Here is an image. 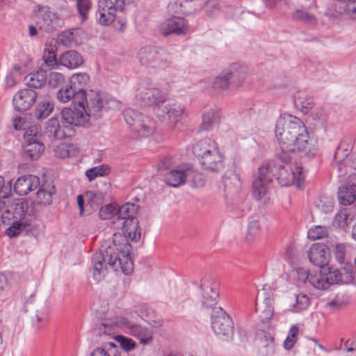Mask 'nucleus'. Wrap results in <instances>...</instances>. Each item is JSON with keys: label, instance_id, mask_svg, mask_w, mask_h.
I'll return each instance as SVG.
<instances>
[{"label": "nucleus", "instance_id": "nucleus-13", "mask_svg": "<svg viewBox=\"0 0 356 356\" xmlns=\"http://www.w3.org/2000/svg\"><path fill=\"white\" fill-rule=\"evenodd\" d=\"M211 317L212 329L216 334L229 336L233 332V322L221 307L213 308Z\"/></svg>", "mask_w": 356, "mask_h": 356}, {"label": "nucleus", "instance_id": "nucleus-41", "mask_svg": "<svg viewBox=\"0 0 356 356\" xmlns=\"http://www.w3.org/2000/svg\"><path fill=\"white\" fill-rule=\"evenodd\" d=\"M54 47L50 46L46 48L42 55V60L45 67L49 69H54L58 66L59 59L56 58Z\"/></svg>", "mask_w": 356, "mask_h": 356}, {"label": "nucleus", "instance_id": "nucleus-21", "mask_svg": "<svg viewBox=\"0 0 356 356\" xmlns=\"http://www.w3.org/2000/svg\"><path fill=\"white\" fill-rule=\"evenodd\" d=\"M223 71L231 82V87L234 88L243 83L248 73L246 67L238 63L229 65Z\"/></svg>", "mask_w": 356, "mask_h": 356}, {"label": "nucleus", "instance_id": "nucleus-37", "mask_svg": "<svg viewBox=\"0 0 356 356\" xmlns=\"http://www.w3.org/2000/svg\"><path fill=\"white\" fill-rule=\"evenodd\" d=\"M356 186L355 185L347 186H341L338 191V198L339 202L343 205H350L356 200Z\"/></svg>", "mask_w": 356, "mask_h": 356}, {"label": "nucleus", "instance_id": "nucleus-31", "mask_svg": "<svg viewBox=\"0 0 356 356\" xmlns=\"http://www.w3.org/2000/svg\"><path fill=\"white\" fill-rule=\"evenodd\" d=\"M59 63L67 68L74 69L82 65L83 58L76 51L70 50L60 56Z\"/></svg>", "mask_w": 356, "mask_h": 356}, {"label": "nucleus", "instance_id": "nucleus-3", "mask_svg": "<svg viewBox=\"0 0 356 356\" xmlns=\"http://www.w3.org/2000/svg\"><path fill=\"white\" fill-rule=\"evenodd\" d=\"M85 103L74 106V109L65 108L60 115L53 117L46 123V131L55 138L61 140L75 134V127L84 126L88 122Z\"/></svg>", "mask_w": 356, "mask_h": 356}, {"label": "nucleus", "instance_id": "nucleus-47", "mask_svg": "<svg viewBox=\"0 0 356 356\" xmlns=\"http://www.w3.org/2000/svg\"><path fill=\"white\" fill-rule=\"evenodd\" d=\"M75 150L73 145L60 144L55 147L54 155L57 158L65 159L72 156V153Z\"/></svg>", "mask_w": 356, "mask_h": 356}, {"label": "nucleus", "instance_id": "nucleus-52", "mask_svg": "<svg viewBox=\"0 0 356 356\" xmlns=\"http://www.w3.org/2000/svg\"><path fill=\"white\" fill-rule=\"evenodd\" d=\"M299 333V328L293 325L289 330L288 336L284 341V347L287 350L291 349L297 341V335Z\"/></svg>", "mask_w": 356, "mask_h": 356}, {"label": "nucleus", "instance_id": "nucleus-59", "mask_svg": "<svg viewBox=\"0 0 356 356\" xmlns=\"http://www.w3.org/2000/svg\"><path fill=\"white\" fill-rule=\"evenodd\" d=\"M146 321L150 325L154 327H161L163 324V320L161 316L154 314V312L146 315Z\"/></svg>", "mask_w": 356, "mask_h": 356}, {"label": "nucleus", "instance_id": "nucleus-44", "mask_svg": "<svg viewBox=\"0 0 356 356\" xmlns=\"http://www.w3.org/2000/svg\"><path fill=\"white\" fill-rule=\"evenodd\" d=\"M229 88H232L231 82L222 70L213 81V88L218 92H222Z\"/></svg>", "mask_w": 356, "mask_h": 356}, {"label": "nucleus", "instance_id": "nucleus-8", "mask_svg": "<svg viewBox=\"0 0 356 356\" xmlns=\"http://www.w3.org/2000/svg\"><path fill=\"white\" fill-rule=\"evenodd\" d=\"M127 124L133 131L142 137L150 136L154 132L152 122L147 116L136 111L132 108H127L123 113Z\"/></svg>", "mask_w": 356, "mask_h": 356}, {"label": "nucleus", "instance_id": "nucleus-9", "mask_svg": "<svg viewBox=\"0 0 356 356\" xmlns=\"http://www.w3.org/2000/svg\"><path fill=\"white\" fill-rule=\"evenodd\" d=\"M184 112V108L182 106L167 101L155 108V113L159 120L172 129L182 119Z\"/></svg>", "mask_w": 356, "mask_h": 356}, {"label": "nucleus", "instance_id": "nucleus-25", "mask_svg": "<svg viewBox=\"0 0 356 356\" xmlns=\"http://www.w3.org/2000/svg\"><path fill=\"white\" fill-rule=\"evenodd\" d=\"M308 257L311 263L318 267H323L329 261V252L326 245L315 243L309 249Z\"/></svg>", "mask_w": 356, "mask_h": 356}, {"label": "nucleus", "instance_id": "nucleus-56", "mask_svg": "<svg viewBox=\"0 0 356 356\" xmlns=\"http://www.w3.org/2000/svg\"><path fill=\"white\" fill-rule=\"evenodd\" d=\"M334 254L337 260L341 263H345L346 246L343 243H336L334 246Z\"/></svg>", "mask_w": 356, "mask_h": 356}, {"label": "nucleus", "instance_id": "nucleus-64", "mask_svg": "<svg viewBox=\"0 0 356 356\" xmlns=\"http://www.w3.org/2000/svg\"><path fill=\"white\" fill-rule=\"evenodd\" d=\"M346 3L345 10L348 16L353 19H356V0H345Z\"/></svg>", "mask_w": 356, "mask_h": 356}, {"label": "nucleus", "instance_id": "nucleus-36", "mask_svg": "<svg viewBox=\"0 0 356 356\" xmlns=\"http://www.w3.org/2000/svg\"><path fill=\"white\" fill-rule=\"evenodd\" d=\"M222 182L225 189L230 193L237 192L241 187L238 175L231 171L222 177Z\"/></svg>", "mask_w": 356, "mask_h": 356}, {"label": "nucleus", "instance_id": "nucleus-6", "mask_svg": "<svg viewBox=\"0 0 356 356\" xmlns=\"http://www.w3.org/2000/svg\"><path fill=\"white\" fill-rule=\"evenodd\" d=\"M117 9L112 0H99L98 21L102 26H107L114 24L116 29L122 31L126 27L127 17V15H121Z\"/></svg>", "mask_w": 356, "mask_h": 356}, {"label": "nucleus", "instance_id": "nucleus-58", "mask_svg": "<svg viewBox=\"0 0 356 356\" xmlns=\"http://www.w3.org/2000/svg\"><path fill=\"white\" fill-rule=\"evenodd\" d=\"M116 338L120 342V346L123 350L129 351L136 348V343L133 339L123 336H118Z\"/></svg>", "mask_w": 356, "mask_h": 356}, {"label": "nucleus", "instance_id": "nucleus-33", "mask_svg": "<svg viewBox=\"0 0 356 356\" xmlns=\"http://www.w3.org/2000/svg\"><path fill=\"white\" fill-rule=\"evenodd\" d=\"M54 109V105L51 101L43 99H40L33 112L37 120H44L49 117Z\"/></svg>", "mask_w": 356, "mask_h": 356}, {"label": "nucleus", "instance_id": "nucleus-1", "mask_svg": "<svg viewBox=\"0 0 356 356\" xmlns=\"http://www.w3.org/2000/svg\"><path fill=\"white\" fill-rule=\"evenodd\" d=\"M275 132L283 149L309 157L316 154V143L309 140L307 127L300 118L292 115L280 118L276 122Z\"/></svg>", "mask_w": 356, "mask_h": 356}, {"label": "nucleus", "instance_id": "nucleus-5", "mask_svg": "<svg viewBox=\"0 0 356 356\" xmlns=\"http://www.w3.org/2000/svg\"><path fill=\"white\" fill-rule=\"evenodd\" d=\"M140 63L143 66L154 69H165L172 63L171 54L163 49L157 47H142L138 54Z\"/></svg>", "mask_w": 356, "mask_h": 356}, {"label": "nucleus", "instance_id": "nucleus-45", "mask_svg": "<svg viewBox=\"0 0 356 356\" xmlns=\"http://www.w3.org/2000/svg\"><path fill=\"white\" fill-rule=\"evenodd\" d=\"M85 198L90 207L95 209H97L102 203L104 195L99 191H87L85 193Z\"/></svg>", "mask_w": 356, "mask_h": 356}, {"label": "nucleus", "instance_id": "nucleus-17", "mask_svg": "<svg viewBox=\"0 0 356 356\" xmlns=\"http://www.w3.org/2000/svg\"><path fill=\"white\" fill-rule=\"evenodd\" d=\"M38 97V92L29 88L18 90L13 98L14 109L20 112L29 111L35 104Z\"/></svg>", "mask_w": 356, "mask_h": 356}, {"label": "nucleus", "instance_id": "nucleus-50", "mask_svg": "<svg viewBox=\"0 0 356 356\" xmlns=\"http://www.w3.org/2000/svg\"><path fill=\"white\" fill-rule=\"evenodd\" d=\"M348 298L343 296H337L335 298L326 303L325 306L331 310L336 311L346 306Z\"/></svg>", "mask_w": 356, "mask_h": 356}, {"label": "nucleus", "instance_id": "nucleus-49", "mask_svg": "<svg viewBox=\"0 0 356 356\" xmlns=\"http://www.w3.org/2000/svg\"><path fill=\"white\" fill-rule=\"evenodd\" d=\"M295 105L296 107L301 108L302 111H307L311 108L313 105V99L307 95L300 94L295 98Z\"/></svg>", "mask_w": 356, "mask_h": 356}, {"label": "nucleus", "instance_id": "nucleus-23", "mask_svg": "<svg viewBox=\"0 0 356 356\" xmlns=\"http://www.w3.org/2000/svg\"><path fill=\"white\" fill-rule=\"evenodd\" d=\"M40 186L39 178L29 175L19 177L15 184L14 191L19 195H26Z\"/></svg>", "mask_w": 356, "mask_h": 356}, {"label": "nucleus", "instance_id": "nucleus-54", "mask_svg": "<svg viewBox=\"0 0 356 356\" xmlns=\"http://www.w3.org/2000/svg\"><path fill=\"white\" fill-rule=\"evenodd\" d=\"M76 6L82 21H85L87 19L88 12L91 8V2L90 0H77Z\"/></svg>", "mask_w": 356, "mask_h": 356}, {"label": "nucleus", "instance_id": "nucleus-51", "mask_svg": "<svg viewBox=\"0 0 356 356\" xmlns=\"http://www.w3.org/2000/svg\"><path fill=\"white\" fill-rule=\"evenodd\" d=\"M316 207L324 213H330L334 207V200L331 197H321L316 204Z\"/></svg>", "mask_w": 356, "mask_h": 356}, {"label": "nucleus", "instance_id": "nucleus-4", "mask_svg": "<svg viewBox=\"0 0 356 356\" xmlns=\"http://www.w3.org/2000/svg\"><path fill=\"white\" fill-rule=\"evenodd\" d=\"M193 153L205 170L220 172L224 169L225 157L218 143L211 138H204L193 146Z\"/></svg>", "mask_w": 356, "mask_h": 356}, {"label": "nucleus", "instance_id": "nucleus-18", "mask_svg": "<svg viewBox=\"0 0 356 356\" xmlns=\"http://www.w3.org/2000/svg\"><path fill=\"white\" fill-rule=\"evenodd\" d=\"M209 0H171L168 10L174 13L190 14L202 10Z\"/></svg>", "mask_w": 356, "mask_h": 356}, {"label": "nucleus", "instance_id": "nucleus-14", "mask_svg": "<svg viewBox=\"0 0 356 356\" xmlns=\"http://www.w3.org/2000/svg\"><path fill=\"white\" fill-rule=\"evenodd\" d=\"M277 180L282 186H294L298 188H302L305 182V177L300 166L291 168H280Z\"/></svg>", "mask_w": 356, "mask_h": 356}, {"label": "nucleus", "instance_id": "nucleus-61", "mask_svg": "<svg viewBox=\"0 0 356 356\" xmlns=\"http://www.w3.org/2000/svg\"><path fill=\"white\" fill-rule=\"evenodd\" d=\"M58 39L60 40V44L65 47H71L74 42V34L70 31H65L61 33Z\"/></svg>", "mask_w": 356, "mask_h": 356}, {"label": "nucleus", "instance_id": "nucleus-10", "mask_svg": "<svg viewBox=\"0 0 356 356\" xmlns=\"http://www.w3.org/2000/svg\"><path fill=\"white\" fill-rule=\"evenodd\" d=\"M34 10L37 14L36 24L40 30L51 33L61 26L62 20L49 7L37 5Z\"/></svg>", "mask_w": 356, "mask_h": 356}, {"label": "nucleus", "instance_id": "nucleus-32", "mask_svg": "<svg viewBox=\"0 0 356 356\" xmlns=\"http://www.w3.org/2000/svg\"><path fill=\"white\" fill-rule=\"evenodd\" d=\"M257 346L264 355L273 353L274 351V339L271 336L264 332L257 334Z\"/></svg>", "mask_w": 356, "mask_h": 356}, {"label": "nucleus", "instance_id": "nucleus-30", "mask_svg": "<svg viewBox=\"0 0 356 356\" xmlns=\"http://www.w3.org/2000/svg\"><path fill=\"white\" fill-rule=\"evenodd\" d=\"M44 149V145L42 143L36 139H29L24 147L23 156L31 161L37 160Z\"/></svg>", "mask_w": 356, "mask_h": 356}, {"label": "nucleus", "instance_id": "nucleus-34", "mask_svg": "<svg viewBox=\"0 0 356 356\" xmlns=\"http://www.w3.org/2000/svg\"><path fill=\"white\" fill-rule=\"evenodd\" d=\"M330 272L326 273H320L310 275L307 286L309 284L317 289H327L331 284H333L330 280Z\"/></svg>", "mask_w": 356, "mask_h": 356}, {"label": "nucleus", "instance_id": "nucleus-22", "mask_svg": "<svg viewBox=\"0 0 356 356\" xmlns=\"http://www.w3.org/2000/svg\"><path fill=\"white\" fill-rule=\"evenodd\" d=\"M105 104L104 99L100 97L99 95L91 90L86 94V99L85 100L86 113L88 115V119L90 117L98 118L101 115L102 109H104Z\"/></svg>", "mask_w": 356, "mask_h": 356}, {"label": "nucleus", "instance_id": "nucleus-40", "mask_svg": "<svg viewBox=\"0 0 356 356\" xmlns=\"http://www.w3.org/2000/svg\"><path fill=\"white\" fill-rule=\"evenodd\" d=\"M89 76L86 73H79L72 76L70 80V84L74 88V90L78 92L86 93L83 87L88 83Z\"/></svg>", "mask_w": 356, "mask_h": 356}, {"label": "nucleus", "instance_id": "nucleus-48", "mask_svg": "<svg viewBox=\"0 0 356 356\" xmlns=\"http://www.w3.org/2000/svg\"><path fill=\"white\" fill-rule=\"evenodd\" d=\"M328 235V229L325 226L316 225L308 231V238L315 241L326 237Z\"/></svg>", "mask_w": 356, "mask_h": 356}, {"label": "nucleus", "instance_id": "nucleus-26", "mask_svg": "<svg viewBox=\"0 0 356 356\" xmlns=\"http://www.w3.org/2000/svg\"><path fill=\"white\" fill-rule=\"evenodd\" d=\"M36 193L33 204L47 206L52 202L53 195L56 193V188L51 181H46L40 185Z\"/></svg>", "mask_w": 356, "mask_h": 356}, {"label": "nucleus", "instance_id": "nucleus-2", "mask_svg": "<svg viewBox=\"0 0 356 356\" xmlns=\"http://www.w3.org/2000/svg\"><path fill=\"white\" fill-rule=\"evenodd\" d=\"M113 236V245L93 257L94 276L98 280L104 277L108 269L114 271L120 269L125 275H129L134 270L130 257L131 246L128 240L116 234Z\"/></svg>", "mask_w": 356, "mask_h": 356}, {"label": "nucleus", "instance_id": "nucleus-20", "mask_svg": "<svg viewBox=\"0 0 356 356\" xmlns=\"http://www.w3.org/2000/svg\"><path fill=\"white\" fill-rule=\"evenodd\" d=\"M202 304L207 308H215L218 297V284L209 278H204L201 281Z\"/></svg>", "mask_w": 356, "mask_h": 356}, {"label": "nucleus", "instance_id": "nucleus-63", "mask_svg": "<svg viewBox=\"0 0 356 356\" xmlns=\"http://www.w3.org/2000/svg\"><path fill=\"white\" fill-rule=\"evenodd\" d=\"M294 270L298 280L302 282L307 286V283L310 277L308 270L303 268H297Z\"/></svg>", "mask_w": 356, "mask_h": 356}, {"label": "nucleus", "instance_id": "nucleus-15", "mask_svg": "<svg viewBox=\"0 0 356 356\" xmlns=\"http://www.w3.org/2000/svg\"><path fill=\"white\" fill-rule=\"evenodd\" d=\"M273 298L269 290L262 289L257 293L255 300V312L262 322L270 320L273 314Z\"/></svg>", "mask_w": 356, "mask_h": 356}, {"label": "nucleus", "instance_id": "nucleus-16", "mask_svg": "<svg viewBox=\"0 0 356 356\" xmlns=\"http://www.w3.org/2000/svg\"><path fill=\"white\" fill-rule=\"evenodd\" d=\"M271 170L268 163H264L258 170V175L252 181L253 196L259 200L267 193V185L271 181Z\"/></svg>", "mask_w": 356, "mask_h": 356}, {"label": "nucleus", "instance_id": "nucleus-38", "mask_svg": "<svg viewBox=\"0 0 356 356\" xmlns=\"http://www.w3.org/2000/svg\"><path fill=\"white\" fill-rule=\"evenodd\" d=\"M186 174L184 170H173L165 175V183L172 187H177L185 184Z\"/></svg>", "mask_w": 356, "mask_h": 356}, {"label": "nucleus", "instance_id": "nucleus-11", "mask_svg": "<svg viewBox=\"0 0 356 356\" xmlns=\"http://www.w3.org/2000/svg\"><path fill=\"white\" fill-rule=\"evenodd\" d=\"M117 323L128 334L138 339L141 344L147 345L152 341L153 331L149 327L134 323L124 317L119 318Z\"/></svg>", "mask_w": 356, "mask_h": 356}, {"label": "nucleus", "instance_id": "nucleus-62", "mask_svg": "<svg viewBox=\"0 0 356 356\" xmlns=\"http://www.w3.org/2000/svg\"><path fill=\"white\" fill-rule=\"evenodd\" d=\"M97 334L99 336H108L113 337L114 332L113 327L108 324L102 323L98 325L97 328Z\"/></svg>", "mask_w": 356, "mask_h": 356}, {"label": "nucleus", "instance_id": "nucleus-7", "mask_svg": "<svg viewBox=\"0 0 356 356\" xmlns=\"http://www.w3.org/2000/svg\"><path fill=\"white\" fill-rule=\"evenodd\" d=\"M34 216L33 209L29 206L27 201L19 200L15 204L13 217L19 218V221L14 223L6 230V234L10 237L17 236L21 231L26 229L29 225L28 221H31Z\"/></svg>", "mask_w": 356, "mask_h": 356}, {"label": "nucleus", "instance_id": "nucleus-28", "mask_svg": "<svg viewBox=\"0 0 356 356\" xmlns=\"http://www.w3.org/2000/svg\"><path fill=\"white\" fill-rule=\"evenodd\" d=\"M137 211V206L134 204L127 203L122 205L118 209L116 208V220L115 223H118L119 225H127L128 223L125 221L128 220H137L135 218V215Z\"/></svg>", "mask_w": 356, "mask_h": 356}, {"label": "nucleus", "instance_id": "nucleus-29", "mask_svg": "<svg viewBox=\"0 0 356 356\" xmlns=\"http://www.w3.org/2000/svg\"><path fill=\"white\" fill-rule=\"evenodd\" d=\"M24 81L29 88H41L47 83V72L42 68L30 72L25 76Z\"/></svg>", "mask_w": 356, "mask_h": 356}, {"label": "nucleus", "instance_id": "nucleus-12", "mask_svg": "<svg viewBox=\"0 0 356 356\" xmlns=\"http://www.w3.org/2000/svg\"><path fill=\"white\" fill-rule=\"evenodd\" d=\"M141 106L159 107L166 101V95L157 88H145L140 86L136 95Z\"/></svg>", "mask_w": 356, "mask_h": 356}, {"label": "nucleus", "instance_id": "nucleus-39", "mask_svg": "<svg viewBox=\"0 0 356 356\" xmlns=\"http://www.w3.org/2000/svg\"><path fill=\"white\" fill-rule=\"evenodd\" d=\"M125 222L128 224L120 227L124 233V237L132 241H137L139 240L140 238V232L138 229V220H128V221H125Z\"/></svg>", "mask_w": 356, "mask_h": 356}, {"label": "nucleus", "instance_id": "nucleus-19", "mask_svg": "<svg viewBox=\"0 0 356 356\" xmlns=\"http://www.w3.org/2000/svg\"><path fill=\"white\" fill-rule=\"evenodd\" d=\"M188 29L186 21L179 17L167 19L160 25V31L164 36L170 34L185 35L188 31Z\"/></svg>", "mask_w": 356, "mask_h": 356}, {"label": "nucleus", "instance_id": "nucleus-60", "mask_svg": "<svg viewBox=\"0 0 356 356\" xmlns=\"http://www.w3.org/2000/svg\"><path fill=\"white\" fill-rule=\"evenodd\" d=\"M348 154V149L343 148V145H340L334 153V162H345V159L347 158Z\"/></svg>", "mask_w": 356, "mask_h": 356}, {"label": "nucleus", "instance_id": "nucleus-27", "mask_svg": "<svg viewBox=\"0 0 356 356\" xmlns=\"http://www.w3.org/2000/svg\"><path fill=\"white\" fill-rule=\"evenodd\" d=\"M330 272V280L332 284H350L355 280V274L351 266L346 265L339 269Z\"/></svg>", "mask_w": 356, "mask_h": 356}, {"label": "nucleus", "instance_id": "nucleus-55", "mask_svg": "<svg viewBox=\"0 0 356 356\" xmlns=\"http://www.w3.org/2000/svg\"><path fill=\"white\" fill-rule=\"evenodd\" d=\"M260 228L259 222L257 220H252L250 222L248 227V234L245 236V241L248 243L253 241L254 236L258 233Z\"/></svg>", "mask_w": 356, "mask_h": 356}, {"label": "nucleus", "instance_id": "nucleus-35", "mask_svg": "<svg viewBox=\"0 0 356 356\" xmlns=\"http://www.w3.org/2000/svg\"><path fill=\"white\" fill-rule=\"evenodd\" d=\"M220 120V113L217 109H211L205 112L202 115V122L201 124V129L207 131L218 124Z\"/></svg>", "mask_w": 356, "mask_h": 356}, {"label": "nucleus", "instance_id": "nucleus-43", "mask_svg": "<svg viewBox=\"0 0 356 356\" xmlns=\"http://www.w3.org/2000/svg\"><path fill=\"white\" fill-rule=\"evenodd\" d=\"M293 18L309 25H315L317 22L316 18L314 15L302 9L296 10L293 14Z\"/></svg>", "mask_w": 356, "mask_h": 356}, {"label": "nucleus", "instance_id": "nucleus-57", "mask_svg": "<svg viewBox=\"0 0 356 356\" xmlns=\"http://www.w3.org/2000/svg\"><path fill=\"white\" fill-rule=\"evenodd\" d=\"M115 211L116 207L108 204L100 209L99 211V216L102 219H108L113 215L114 218L116 220Z\"/></svg>", "mask_w": 356, "mask_h": 356}, {"label": "nucleus", "instance_id": "nucleus-46", "mask_svg": "<svg viewBox=\"0 0 356 356\" xmlns=\"http://www.w3.org/2000/svg\"><path fill=\"white\" fill-rule=\"evenodd\" d=\"M295 304L293 305V312H300L306 309L309 305V298L305 293L295 295Z\"/></svg>", "mask_w": 356, "mask_h": 356}, {"label": "nucleus", "instance_id": "nucleus-24", "mask_svg": "<svg viewBox=\"0 0 356 356\" xmlns=\"http://www.w3.org/2000/svg\"><path fill=\"white\" fill-rule=\"evenodd\" d=\"M57 98L59 102L63 103H67L72 101V104L76 106L85 103L86 93L78 92L69 84L58 90L57 92Z\"/></svg>", "mask_w": 356, "mask_h": 356}, {"label": "nucleus", "instance_id": "nucleus-53", "mask_svg": "<svg viewBox=\"0 0 356 356\" xmlns=\"http://www.w3.org/2000/svg\"><path fill=\"white\" fill-rule=\"evenodd\" d=\"M65 81L64 75L60 72H51L49 74L48 83L52 88H58Z\"/></svg>", "mask_w": 356, "mask_h": 356}, {"label": "nucleus", "instance_id": "nucleus-42", "mask_svg": "<svg viewBox=\"0 0 356 356\" xmlns=\"http://www.w3.org/2000/svg\"><path fill=\"white\" fill-rule=\"evenodd\" d=\"M110 172V167L108 165L102 164L87 170L86 171V176L91 181L98 177L108 175Z\"/></svg>", "mask_w": 356, "mask_h": 356}]
</instances>
